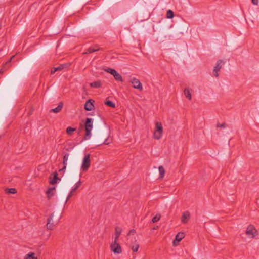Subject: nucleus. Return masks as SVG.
<instances>
[{"label": "nucleus", "mask_w": 259, "mask_h": 259, "mask_svg": "<svg viewBox=\"0 0 259 259\" xmlns=\"http://www.w3.org/2000/svg\"><path fill=\"white\" fill-rule=\"evenodd\" d=\"M56 71H57V70H55V68L54 67V68L52 69L51 71V74H53V73H54Z\"/></svg>", "instance_id": "obj_36"}, {"label": "nucleus", "mask_w": 259, "mask_h": 259, "mask_svg": "<svg viewBox=\"0 0 259 259\" xmlns=\"http://www.w3.org/2000/svg\"><path fill=\"white\" fill-rule=\"evenodd\" d=\"M160 215L159 214L156 215L155 217H154L152 219V222L155 223L158 221L160 220Z\"/></svg>", "instance_id": "obj_30"}, {"label": "nucleus", "mask_w": 259, "mask_h": 259, "mask_svg": "<svg viewBox=\"0 0 259 259\" xmlns=\"http://www.w3.org/2000/svg\"><path fill=\"white\" fill-rule=\"evenodd\" d=\"M106 105L108 106L109 107L115 108V104L110 101H107L105 102Z\"/></svg>", "instance_id": "obj_29"}, {"label": "nucleus", "mask_w": 259, "mask_h": 259, "mask_svg": "<svg viewBox=\"0 0 259 259\" xmlns=\"http://www.w3.org/2000/svg\"><path fill=\"white\" fill-rule=\"evenodd\" d=\"M104 70L106 72L109 73L110 74L112 75L115 80H116V81L120 82L123 81L122 76L115 69L110 68H108L105 69Z\"/></svg>", "instance_id": "obj_6"}, {"label": "nucleus", "mask_w": 259, "mask_h": 259, "mask_svg": "<svg viewBox=\"0 0 259 259\" xmlns=\"http://www.w3.org/2000/svg\"><path fill=\"white\" fill-rule=\"evenodd\" d=\"M110 248L114 254H119L122 252V248L118 241H113L110 244Z\"/></svg>", "instance_id": "obj_3"}, {"label": "nucleus", "mask_w": 259, "mask_h": 259, "mask_svg": "<svg viewBox=\"0 0 259 259\" xmlns=\"http://www.w3.org/2000/svg\"><path fill=\"white\" fill-rule=\"evenodd\" d=\"M184 237V234L183 233H178L175 237V239L173 241V245L175 246L177 245L179 242H180Z\"/></svg>", "instance_id": "obj_10"}, {"label": "nucleus", "mask_w": 259, "mask_h": 259, "mask_svg": "<svg viewBox=\"0 0 259 259\" xmlns=\"http://www.w3.org/2000/svg\"><path fill=\"white\" fill-rule=\"evenodd\" d=\"M74 192L72 191V190H71L70 192L68 194V196L66 200L65 203H66L67 202V201L68 200V199L73 195Z\"/></svg>", "instance_id": "obj_31"}, {"label": "nucleus", "mask_w": 259, "mask_h": 259, "mask_svg": "<svg viewBox=\"0 0 259 259\" xmlns=\"http://www.w3.org/2000/svg\"><path fill=\"white\" fill-rule=\"evenodd\" d=\"M93 128V121L92 119L87 118L84 123L85 134L83 140H87L91 137V131Z\"/></svg>", "instance_id": "obj_1"}, {"label": "nucleus", "mask_w": 259, "mask_h": 259, "mask_svg": "<svg viewBox=\"0 0 259 259\" xmlns=\"http://www.w3.org/2000/svg\"><path fill=\"white\" fill-rule=\"evenodd\" d=\"M68 67V65L67 64H61V65H60L59 66L57 67H55V70L57 71H61L62 70V69H63L64 68H67Z\"/></svg>", "instance_id": "obj_23"}, {"label": "nucleus", "mask_w": 259, "mask_h": 259, "mask_svg": "<svg viewBox=\"0 0 259 259\" xmlns=\"http://www.w3.org/2000/svg\"><path fill=\"white\" fill-rule=\"evenodd\" d=\"M245 233L248 237L253 238L257 235L258 232L253 225H249L246 228Z\"/></svg>", "instance_id": "obj_4"}, {"label": "nucleus", "mask_w": 259, "mask_h": 259, "mask_svg": "<svg viewBox=\"0 0 259 259\" xmlns=\"http://www.w3.org/2000/svg\"><path fill=\"white\" fill-rule=\"evenodd\" d=\"M58 179L57 177V174L55 173L52 178H50V183L51 184H55L57 183V181Z\"/></svg>", "instance_id": "obj_21"}, {"label": "nucleus", "mask_w": 259, "mask_h": 259, "mask_svg": "<svg viewBox=\"0 0 259 259\" xmlns=\"http://www.w3.org/2000/svg\"><path fill=\"white\" fill-rule=\"evenodd\" d=\"M63 107V103L62 102H60L59 103L58 106L54 109H52L50 110V112H53L55 113H57L60 112L62 109Z\"/></svg>", "instance_id": "obj_15"}, {"label": "nucleus", "mask_w": 259, "mask_h": 259, "mask_svg": "<svg viewBox=\"0 0 259 259\" xmlns=\"http://www.w3.org/2000/svg\"><path fill=\"white\" fill-rule=\"evenodd\" d=\"M160 178H163L165 174V170L162 166H160L158 168Z\"/></svg>", "instance_id": "obj_26"}, {"label": "nucleus", "mask_w": 259, "mask_h": 259, "mask_svg": "<svg viewBox=\"0 0 259 259\" xmlns=\"http://www.w3.org/2000/svg\"><path fill=\"white\" fill-rule=\"evenodd\" d=\"M136 233V230L134 229H131L128 234V235L134 234Z\"/></svg>", "instance_id": "obj_33"}, {"label": "nucleus", "mask_w": 259, "mask_h": 259, "mask_svg": "<svg viewBox=\"0 0 259 259\" xmlns=\"http://www.w3.org/2000/svg\"><path fill=\"white\" fill-rule=\"evenodd\" d=\"M174 17V12L171 10H168L167 11L166 17L168 19L172 18Z\"/></svg>", "instance_id": "obj_25"}, {"label": "nucleus", "mask_w": 259, "mask_h": 259, "mask_svg": "<svg viewBox=\"0 0 259 259\" xmlns=\"http://www.w3.org/2000/svg\"><path fill=\"white\" fill-rule=\"evenodd\" d=\"M54 216V213H52L48 218L47 223L46 225L47 229L53 230L55 225L57 224L58 222L59 221V220L60 219V217L58 218V220L56 221H54L53 220Z\"/></svg>", "instance_id": "obj_7"}, {"label": "nucleus", "mask_w": 259, "mask_h": 259, "mask_svg": "<svg viewBox=\"0 0 259 259\" xmlns=\"http://www.w3.org/2000/svg\"><path fill=\"white\" fill-rule=\"evenodd\" d=\"M122 229L120 227H116L115 230V237L113 241H118L119 238L122 232Z\"/></svg>", "instance_id": "obj_13"}, {"label": "nucleus", "mask_w": 259, "mask_h": 259, "mask_svg": "<svg viewBox=\"0 0 259 259\" xmlns=\"http://www.w3.org/2000/svg\"><path fill=\"white\" fill-rule=\"evenodd\" d=\"M101 86V82L100 81H97L90 83V87L92 88H99Z\"/></svg>", "instance_id": "obj_19"}, {"label": "nucleus", "mask_w": 259, "mask_h": 259, "mask_svg": "<svg viewBox=\"0 0 259 259\" xmlns=\"http://www.w3.org/2000/svg\"><path fill=\"white\" fill-rule=\"evenodd\" d=\"M225 62L222 60H218L213 70V73L215 77H218L219 76V72L220 69L222 68L224 65Z\"/></svg>", "instance_id": "obj_8"}, {"label": "nucleus", "mask_w": 259, "mask_h": 259, "mask_svg": "<svg viewBox=\"0 0 259 259\" xmlns=\"http://www.w3.org/2000/svg\"><path fill=\"white\" fill-rule=\"evenodd\" d=\"M69 156V153H66L64 155V156H63V167L59 171L65 170L66 169V166L67 165V161H68Z\"/></svg>", "instance_id": "obj_14"}, {"label": "nucleus", "mask_w": 259, "mask_h": 259, "mask_svg": "<svg viewBox=\"0 0 259 259\" xmlns=\"http://www.w3.org/2000/svg\"><path fill=\"white\" fill-rule=\"evenodd\" d=\"M132 84L133 87L134 89H138L140 91H142L143 89L142 85L140 82V80L136 78H133L130 81Z\"/></svg>", "instance_id": "obj_9"}, {"label": "nucleus", "mask_w": 259, "mask_h": 259, "mask_svg": "<svg viewBox=\"0 0 259 259\" xmlns=\"http://www.w3.org/2000/svg\"><path fill=\"white\" fill-rule=\"evenodd\" d=\"M252 3L254 5H257L258 3V0H252Z\"/></svg>", "instance_id": "obj_35"}, {"label": "nucleus", "mask_w": 259, "mask_h": 259, "mask_svg": "<svg viewBox=\"0 0 259 259\" xmlns=\"http://www.w3.org/2000/svg\"><path fill=\"white\" fill-rule=\"evenodd\" d=\"M3 71L2 69L0 70V73H3Z\"/></svg>", "instance_id": "obj_38"}, {"label": "nucleus", "mask_w": 259, "mask_h": 259, "mask_svg": "<svg viewBox=\"0 0 259 259\" xmlns=\"http://www.w3.org/2000/svg\"><path fill=\"white\" fill-rule=\"evenodd\" d=\"M76 130L75 128L68 127L66 129V133L68 135H71L73 132Z\"/></svg>", "instance_id": "obj_24"}, {"label": "nucleus", "mask_w": 259, "mask_h": 259, "mask_svg": "<svg viewBox=\"0 0 259 259\" xmlns=\"http://www.w3.org/2000/svg\"><path fill=\"white\" fill-rule=\"evenodd\" d=\"M184 94L185 97L189 100H191L192 99L191 90L189 88H185L184 91Z\"/></svg>", "instance_id": "obj_16"}, {"label": "nucleus", "mask_w": 259, "mask_h": 259, "mask_svg": "<svg viewBox=\"0 0 259 259\" xmlns=\"http://www.w3.org/2000/svg\"><path fill=\"white\" fill-rule=\"evenodd\" d=\"M13 57H14V56H12V57L10 58V60L9 61V62H10Z\"/></svg>", "instance_id": "obj_37"}, {"label": "nucleus", "mask_w": 259, "mask_h": 259, "mask_svg": "<svg viewBox=\"0 0 259 259\" xmlns=\"http://www.w3.org/2000/svg\"><path fill=\"white\" fill-rule=\"evenodd\" d=\"M81 181H80V180H79L75 184V187L71 189L72 190V191L75 192L77 189V188H78L80 187V186L81 185Z\"/></svg>", "instance_id": "obj_28"}, {"label": "nucleus", "mask_w": 259, "mask_h": 259, "mask_svg": "<svg viewBox=\"0 0 259 259\" xmlns=\"http://www.w3.org/2000/svg\"><path fill=\"white\" fill-rule=\"evenodd\" d=\"M55 193V188H50L47 191L48 197L49 198L52 197Z\"/></svg>", "instance_id": "obj_22"}, {"label": "nucleus", "mask_w": 259, "mask_h": 259, "mask_svg": "<svg viewBox=\"0 0 259 259\" xmlns=\"http://www.w3.org/2000/svg\"><path fill=\"white\" fill-rule=\"evenodd\" d=\"M35 253L33 252H29L25 255L23 259H38L35 256Z\"/></svg>", "instance_id": "obj_17"}, {"label": "nucleus", "mask_w": 259, "mask_h": 259, "mask_svg": "<svg viewBox=\"0 0 259 259\" xmlns=\"http://www.w3.org/2000/svg\"><path fill=\"white\" fill-rule=\"evenodd\" d=\"M190 218V213L189 211H186L182 213L181 217V222L184 224H186Z\"/></svg>", "instance_id": "obj_11"}, {"label": "nucleus", "mask_w": 259, "mask_h": 259, "mask_svg": "<svg viewBox=\"0 0 259 259\" xmlns=\"http://www.w3.org/2000/svg\"><path fill=\"white\" fill-rule=\"evenodd\" d=\"M110 142H111V141L110 140H109L108 139H106L103 142V144H106V145H108L109 143H110Z\"/></svg>", "instance_id": "obj_34"}, {"label": "nucleus", "mask_w": 259, "mask_h": 259, "mask_svg": "<svg viewBox=\"0 0 259 259\" xmlns=\"http://www.w3.org/2000/svg\"><path fill=\"white\" fill-rule=\"evenodd\" d=\"M5 192L6 194H14L16 193L17 191L15 188H6Z\"/></svg>", "instance_id": "obj_20"}, {"label": "nucleus", "mask_w": 259, "mask_h": 259, "mask_svg": "<svg viewBox=\"0 0 259 259\" xmlns=\"http://www.w3.org/2000/svg\"><path fill=\"white\" fill-rule=\"evenodd\" d=\"M139 245L136 240L135 243L131 246V249L133 252H137L138 250Z\"/></svg>", "instance_id": "obj_18"}, {"label": "nucleus", "mask_w": 259, "mask_h": 259, "mask_svg": "<svg viewBox=\"0 0 259 259\" xmlns=\"http://www.w3.org/2000/svg\"><path fill=\"white\" fill-rule=\"evenodd\" d=\"M99 50V49H98H98H92V48H89L85 52H84L83 54H87L92 53L94 52H96V51H98Z\"/></svg>", "instance_id": "obj_27"}, {"label": "nucleus", "mask_w": 259, "mask_h": 259, "mask_svg": "<svg viewBox=\"0 0 259 259\" xmlns=\"http://www.w3.org/2000/svg\"><path fill=\"white\" fill-rule=\"evenodd\" d=\"M91 164L90 155L85 154L83 158L82 162L81 165V168L83 171H86L89 168Z\"/></svg>", "instance_id": "obj_5"}, {"label": "nucleus", "mask_w": 259, "mask_h": 259, "mask_svg": "<svg viewBox=\"0 0 259 259\" xmlns=\"http://www.w3.org/2000/svg\"><path fill=\"white\" fill-rule=\"evenodd\" d=\"M163 126L160 122H156L155 124V128L153 132V138L156 140H159L163 135Z\"/></svg>", "instance_id": "obj_2"}, {"label": "nucleus", "mask_w": 259, "mask_h": 259, "mask_svg": "<svg viewBox=\"0 0 259 259\" xmlns=\"http://www.w3.org/2000/svg\"><path fill=\"white\" fill-rule=\"evenodd\" d=\"M217 127H220V128H225L226 127V124L225 123H218L217 125Z\"/></svg>", "instance_id": "obj_32"}, {"label": "nucleus", "mask_w": 259, "mask_h": 259, "mask_svg": "<svg viewBox=\"0 0 259 259\" xmlns=\"http://www.w3.org/2000/svg\"><path fill=\"white\" fill-rule=\"evenodd\" d=\"M93 101L92 100H88L84 104V109L87 111H91L94 108Z\"/></svg>", "instance_id": "obj_12"}]
</instances>
